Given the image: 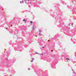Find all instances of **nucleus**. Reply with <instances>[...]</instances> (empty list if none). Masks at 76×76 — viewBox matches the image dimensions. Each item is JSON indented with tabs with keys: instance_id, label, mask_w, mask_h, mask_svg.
<instances>
[{
	"instance_id": "obj_1",
	"label": "nucleus",
	"mask_w": 76,
	"mask_h": 76,
	"mask_svg": "<svg viewBox=\"0 0 76 76\" xmlns=\"http://www.w3.org/2000/svg\"><path fill=\"white\" fill-rule=\"evenodd\" d=\"M51 67L52 69H55L56 68V66L53 65H51Z\"/></svg>"
},
{
	"instance_id": "obj_2",
	"label": "nucleus",
	"mask_w": 76,
	"mask_h": 76,
	"mask_svg": "<svg viewBox=\"0 0 76 76\" xmlns=\"http://www.w3.org/2000/svg\"><path fill=\"white\" fill-rule=\"evenodd\" d=\"M16 32H15V33L13 32V35H15V34H18V32H17V31H16Z\"/></svg>"
},
{
	"instance_id": "obj_3",
	"label": "nucleus",
	"mask_w": 76,
	"mask_h": 76,
	"mask_svg": "<svg viewBox=\"0 0 76 76\" xmlns=\"http://www.w3.org/2000/svg\"><path fill=\"white\" fill-rule=\"evenodd\" d=\"M62 2L63 4H66V3H65L64 1H62Z\"/></svg>"
},
{
	"instance_id": "obj_4",
	"label": "nucleus",
	"mask_w": 76,
	"mask_h": 76,
	"mask_svg": "<svg viewBox=\"0 0 76 76\" xmlns=\"http://www.w3.org/2000/svg\"><path fill=\"white\" fill-rule=\"evenodd\" d=\"M73 73H74L73 74V75L75 76V75H76V73H75V71H73Z\"/></svg>"
},
{
	"instance_id": "obj_5",
	"label": "nucleus",
	"mask_w": 76,
	"mask_h": 76,
	"mask_svg": "<svg viewBox=\"0 0 76 76\" xmlns=\"http://www.w3.org/2000/svg\"><path fill=\"white\" fill-rule=\"evenodd\" d=\"M35 53L37 54H39L38 53L35 52Z\"/></svg>"
},
{
	"instance_id": "obj_6",
	"label": "nucleus",
	"mask_w": 76,
	"mask_h": 76,
	"mask_svg": "<svg viewBox=\"0 0 76 76\" xmlns=\"http://www.w3.org/2000/svg\"><path fill=\"white\" fill-rule=\"evenodd\" d=\"M73 24V23H72L71 24L70 23L68 25H69V26H70V25L71 24V25H72V26Z\"/></svg>"
},
{
	"instance_id": "obj_7",
	"label": "nucleus",
	"mask_w": 76,
	"mask_h": 76,
	"mask_svg": "<svg viewBox=\"0 0 76 76\" xmlns=\"http://www.w3.org/2000/svg\"><path fill=\"white\" fill-rule=\"evenodd\" d=\"M66 60H70V59H69V58H66Z\"/></svg>"
},
{
	"instance_id": "obj_8",
	"label": "nucleus",
	"mask_w": 76,
	"mask_h": 76,
	"mask_svg": "<svg viewBox=\"0 0 76 76\" xmlns=\"http://www.w3.org/2000/svg\"><path fill=\"white\" fill-rule=\"evenodd\" d=\"M4 76H7V74H6V73L4 74Z\"/></svg>"
},
{
	"instance_id": "obj_9",
	"label": "nucleus",
	"mask_w": 76,
	"mask_h": 76,
	"mask_svg": "<svg viewBox=\"0 0 76 76\" xmlns=\"http://www.w3.org/2000/svg\"><path fill=\"white\" fill-rule=\"evenodd\" d=\"M34 60V58H32V59L31 60V62H32V61H33Z\"/></svg>"
},
{
	"instance_id": "obj_10",
	"label": "nucleus",
	"mask_w": 76,
	"mask_h": 76,
	"mask_svg": "<svg viewBox=\"0 0 76 76\" xmlns=\"http://www.w3.org/2000/svg\"><path fill=\"white\" fill-rule=\"evenodd\" d=\"M23 21H24L25 22H26V20L25 19H23Z\"/></svg>"
},
{
	"instance_id": "obj_11",
	"label": "nucleus",
	"mask_w": 76,
	"mask_h": 76,
	"mask_svg": "<svg viewBox=\"0 0 76 76\" xmlns=\"http://www.w3.org/2000/svg\"><path fill=\"white\" fill-rule=\"evenodd\" d=\"M32 29H33L32 30H32H34V27H33L32 28Z\"/></svg>"
},
{
	"instance_id": "obj_12",
	"label": "nucleus",
	"mask_w": 76,
	"mask_h": 76,
	"mask_svg": "<svg viewBox=\"0 0 76 76\" xmlns=\"http://www.w3.org/2000/svg\"><path fill=\"white\" fill-rule=\"evenodd\" d=\"M30 23L31 24L32 23V21H31L30 22Z\"/></svg>"
},
{
	"instance_id": "obj_13",
	"label": "nucleus",
	"mask_w": 76,
	"mask_h": 76,
	"mask_svg": "<svg viewBox=\"0 0 76 76\" xmlns=\"http://www.w3.org/2000/svg\"><path fill=\"white\" fill-rule=\"evenodd\" d=\"M39 32L40 33H41V30H39Z\"/></svg>"
},
{
	"instance_id": "obj_14",
	"label": "nucleus",
	"mask_w": 76,
	"mask_h": 76,
	"mask_svg": "<svg viewBox=\"0 0 76 76\" xmlns=\"http://www.w3.org/2000/svg\"><path fill=\"white\" fill-rule=\"evenodd\" d=\"M39 35L40 36V35H41V33H39Z\"/></svg>"
},
{
	"instance_id": "obj_15",
	"label": "nucleus",
	"mask_w": 76,
	"mask_h": 76,
	"mask_svg": "<svg viewBox=\"0 0 76 76\" xmlns=\"http://www.w3.org/2000/svg\"><path fill=\"white\" fill-rule=\"evenodd\" d=\"M9 52H7V54H9Z\"/></svg>"
},
{
	"instance_id": "obj_16",
	"label": "nucleus",
	"mask_w": 76,
	"mask_h": 76,
	"mask_svg": "<svg viewBox=\"0 0 76 76\" xmlns=\"http://www.w3.org/2000/svg\"><path fill=\"white\" fill-rule=\"evenodd\" d=\"M29 3H30V4H32V3H31V2H30Z\"/></svg>"
},
{
	"instance_id": "obj_17",
	"label": "nucleus",
	"mask_w": 76,
	"mask_h": 76,
	"mask_svg": "<svg viewBox=\"0 0 76 76\" xmlns=\"http://www.w3.org/2000/svg\"><path fill=\"white\" fill-rule=\"evenodd\" d=\"M20 3H22V1H20Z\"/></svg>"
},
{
	"instance_id": "obj_18",
	"label": "nucleus",
	"mask_w": 76,
	"mask_h": 76,
	"mask_svg": "<svg viewBox=\"0 0 76 76\" xmlns=\"http://www.w3.org/2000/svg\"><path fill=\"white\" fill-rule=\"evenodd\" d=\"M28 70H30V69H29V68H28Z\"/></svg>"
},
{
	"instance_id": "obj_19",
	"label": "nucleus",
	"mask_w": 76,
	"mask_h": 76,
	"mask_svg": "<svg viewBox=\"0 0 76 76\" xmlns=\"http://www.w3.org/2000/svg\"><path fill=\"white\" fill-rule=\"evenodd\" d=\"M42 48H44V47H42Z\"/></svg>"
},
{
	"instance_id": "obj_20",
	"label": "nucleus",
	"mask_w": 76,
	"mask_h": 76,
	"mask_svg": "<svg viewBox=\"0 0 76 76\" xmlns=\"http://www.w3.org/2000/svg\"><path fill=\"white\" fill-rule=\"evenodd\" d=\"M22 1L23 2V1L22 0Z\"/></svg>"
},
{
	"instance_id": "obj_21",
	"label": "nucleus",
	"mask_w": 76,
	"mask_h": 76,
	"mask_svg": "<svg viewBox=\"0 0 76 76\" xmlns=\"http://www.w3.org/2000/svg\"><path fill=\"white\" fill-rule=\"evenodd\" d=\"M72 41L73 42H75V41Z\"/></svg>"
},
{
	"instance_id": "obj_22",
	"label": "nucleus",
	"mask_w": 76,
	"mask_h": 76,
	"mask_svg": "<svg viewBox=\"0 0 76 76\" xmlns=\"http://www.w3.org/2000/svg\"><path fill=\"white\" fill-rule=\"evenodd\" d=\"M51 51H53V50H52Z\"/></svg>"
},
{
	"instance_id": "obj_23",
	"label": "nucleus",
	"mask_w": 76,
	"mask_h": 76,
	"mask_svg": "<svg viewBox=\"0 0 76 76\" xmlns=\"http://www.w3.org/2000/svg\"><path fill=\"white\" fill-rule=\"evenodd\" d=\"M11 26H12V25H11Z\"/></svg>"
},
{
	"instance_id": "obj_24",
	"label": "nucleus",
	"mask_w": 76,
	"mask_h": 76,
	"mask_svg": "<svg viewBox=\"0 0 76 76\" xmlns=\"http://www.w3.org/2000/svg\"><path fill=\"white\" fill-rule=\"evenodd\" d=\"M13 62H14V61H12V63H13Z\"/></svg>"
},
{
	"instance_id": "obj_25",
	"label": "nucleus",
	"mask_w": 76,
	"mask_h": 76,
	"mask_svg": "<svg viewBox=\"0 0 76 76\" xmlns=\"http://www.w3.org/2000/svg\"><path fill=\"white\" fill-rule=\"evenodd\" d=\"M49 41H50V40H48V42H49Z\"/></svg>"
},
{
	"instance_id": "obj_26",
	"label": "nucleus",
	"mask_w": 76,
	"mask_h": 76,
	"mask_svg": "<svg viewBox=\"0 0 76 76\" xmlns=\"http://www.w3.org/2000/svg\"><path fill=\"white\" fill-rule=\"evenodd\" d=\"M11 32H13V31H11Z\"/></svg>"
},
{
	"instance_id": "obj_27",
	"label": "nucleus",
	"mask_w": 76,
	"mask_h": 76,
	"mask_svg": "<svg viewBox=\"0 0 76 76\" xmlns=\"http://www.w3.org/2000/svg\"><path fill=\"white\" fill-rule=\"evenodd\" d=\"M9 44L11 45V44H10V43H9Z\"/></svg>"
},
{
	"instance_id": "obj_28",
	"label": "nucleus",
	"mask_w": 76,
	"mask_h": 76,
	"mask_svg": "<svg viewBox=\"0 0 76 76\" xmlns=\"http://www.w3.org/2000/svg\"><path fill=\"white\" fill-rule=\"evenodd\" d=\"M7 60V58L6 59Z\"/></svg>"
},
{
	"instance_id": "obj_29",
	"label": "nucleus",
	"mask_w": 76,
	"mask_h": 76,
	"mask_svg": "<svg viewBox=\"0 0 76 76\" xmlns=\"http://www.w3.org/2000/svg\"><path fill=\"white\" fill-rule=\"evenodd\" d=\"M38 40H39V38L38 39Z\"/></svg>"
},
{
	"instance_id": "obj_30",
	"label": "nucleus",
	"mask_w": 76,
	"mask_h": 76,
	"mask_svg": "<svg viewBox=\"0 0 76 76\" xmlns=\"http://www.w3.org/2000/svg\"><path fill=\"white\" fill-rule=\"evenodd\" d=\"M0 70H1V68H0Z\"/></svg>"
},
{
	"instance_id": "obj_31",
	"label": "nucleus",
	"mask_w": 76,
	"mask_h": 76,
	"mask_svg": "<svg viewBox=\"0 0 76 76\" xmlns=\"http://www.w3.org/2000/svg\"><path fill=\"white\" fill-rule=\"evenodd\" d=\"M72 71H73V69H72Z\"/></svg>"
},
{
	"instance_id": "obj_32",
	"label": "nucleus",
	"mask_w": 76,
	"mask_h": 76,
	"mask_svg": "<svg viewBox=\"0 0 76 76\" xmlns=\"http://www.w3.org/2000/svg\"><path fill=\"white\" fill-rule=\"evenodd\" d=\"M10 32V33H12V32Z\"/></svg>"
},
{
	"instance_id": "obj_33",
	"label": "nucleus",
	"mask_w": 76,
	"mask_h": 76,
	"mask_svg": "<svg viewBox=\"0 0 76 76\" xmlns=\"http://www.w3.org/2000/svg\"><path fill=\"white\" fill-rule=\"evenodd\" d=\"M33 1H34L35 0H33Z\"/></svg>"
},
{
	"instance_id": "obj_34",
	"label": "nucleus",
	"mask_w": 76,
	"mask_h": 76,
	"mask_svg": "<svg viewBox=\"0 0 76 76\" xmlns=\"http://www.w3.org/2000/svg\"><path fill=\"white\" fill-rule=\"evenodd\" d=\"M36 37H37V36H36Z\"/></svg>"
},
{
	"instance_id": "obj_35",
	"label": "nucleus",
	"mask_w": 76,
	"mask_h": 76,
	"mask_svg": "<svg viewBox=\"0 0 76 76\" xmlns=\"http://www.w3.org/2000/svg\"><path fill=\"white\" fill-rule=\"evenodd\" d=\"M42 55L43 54H42Z\"/></svg>"
},
{
	"instance_id": "obj_36",
	"label": "nucleus",
	"mask_w": 76,
	"mask_h": 76,
	"mask_svg": "<svg viewBox=\"0 0 76 76\" xmlns=\"http://www.w3.org/2000/svg\"><path fill=\"white\" fill-rule=\"evenodd\" d=\"M6 29H7V28Z\"/></svg>"
},
{
	"instance_id": "obj_37",
	"label": "nucleus",
	"mask_w": 76,
	"mask_h": 76,
	"mask_svg": "<svg viewBox=\"0 0 76 76\" xmlns=\"http://www.w3.org/2000/svg\"><path fill=\"white\" fill-rule=\"evenodd\" d=\"M2 71H3V70H2Z\"/></svg>"
}]
</instances>
